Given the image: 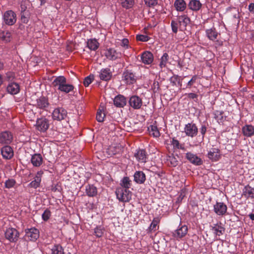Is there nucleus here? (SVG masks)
<instances>
[{
    "mask_svg": "<svg viewBox=\"0 0 254 254\" xmlns=\"http://www.w3.org/2000/svg\"><path fill=\"white\" fill-rule=\"evenodd\" d=\"M116 193L118 199L123 202H128L131 199V192L127 189L118 188L116 190Z\"/></svg>",
    "mask_w": 254,
    "mask_h": 254,
    "instance_id": "f257e3e1",
    "label": "nucleus"
},
{
    "mask_svg": "<svg viewBox=\"0 0 254 254\" xmlns=\"http://www.w3.org/2000/svg\"><path fill=\"white\" fill-rule=\"evenodd\" d=\"M19 233L18 231L13 228L9 227L5 231V237L10 242L15 243L18 240Z\"/></svg>",
    "mask_w": 254,
    "mask_h": 254,
    "instance_id": "f03ea898",
    "label": "nucleus"
},
{
    "mask_svg": "<svg viewBox=\"0 0 254 254\" xmlns=\"http://www.w3.org/2000/svg\"><path fill=\"white\" fill-rule=\"evenodd\" d=\"M49 121L45 118L38 119L35 125L36 128L40 132H46L49 127Z\"/></svg>",
    "mask_w": 254,
    "mask_h": 254,
    "instance_id": "7ed1b4c3",
    "label": "nucleus"
},
{
    "mask_svg": "<svg viewBox=\"0 0 254 254\" xmlns=\"http://www.w3.org/2000/svg\"><path fill=\"white\" fill-rule=\"evenodd\" d=\"M3 18L4 23L8 25H13L16 21V14L12 10H7L4 13Z\"/></svg>",
    "mask_w": 254,
    "mask_h": 254,
    "instance_id": "20e7f679",
    "label": "nucleus"
},
{
    "mask_svg": "<svg viewBox=\"0 0 254 254\" xmlns=\"http://www.w3.org/2000/svg\"><path fill=\"white\" fill-rule=\"evenodd\" d=\"M67 116L66 111L62 107L56 108L53 112L52 118L54 120L61 121Z\"/></svg>",
    "mask_w": 254,
    "mask_h": 254,
    "instance_id": "39448f33",
    "label": "nucleus"
},
{
    "mask_svg": "<svg viewBox=\"0 0 254 254\" xmlns=\"http://www.w3.org/2000/svg\"><path fill=\"white\" fill-rule=\"evenodd\" d=\"M39 237V230L35 228L25 230V238L27 240L36 241Z\"/></svg>",
    "mask_w": 254,
    "mask_h": 254,
    "instance_id": "423d86ee",
    "label": "nucleus"
},
{
    "mask_svg": "<svg viewBox=\"0 0 254 254\" xmlns=\"http://www.w3.org/2000/svg\"><path fill=\"white\" fill-rule=\"evenodd\" d=\"M184 130L186 134L191 137L195 136L198 132L197 127L193 123H188L186 125Z\"/></svg>",
    "mask_w": 254,
    "mask_h": 254,
    "instance_id": "0eeeda50",
    "label": "nucleus"
},
{
    "mask_svg": "<svg viewBox=\"0 0 254 254\" xmlns=\"http://www.w3.org/2000/svg\"><path fill=\"white\" fill-rule=\"evenodd\" d=\"M49 105L48 98L44 96H41L37 99L35 102L33 104V106L37 108L43 110H46Z\"/></svg>",
    "mask_w": 254,
    "mask_h": 254,
    "instance_id": "6e6552de",
    "label": "nucleus"
},
{
    "mask_svg": "<svg viewBox=\"0 0 254 254\" xmlns=\"http://www.w3.org/2000/svg\"><path fill=\"white\" fill-rule=\"evenodd\" d=\"M106 58L109 60L115 61L120 58L121 54L118 52L115 49L110 48L107 49L104 53Z\"/></svg>",
    "mask_w": 254,
    "mask_h": 254,
    "instance_id": "1a4fd4ad",
    "label": "nucleus"
},
{
    "mask_svg": "<svg viewBox=\"0 0 254 254\" xmlns=\"http://www.w3.org/2000/svg\"><path fill=\"white\" fill-rule=\"evenodd\" d=\"M129 106L135 110L139 109L142 105V99L138 96H131L129 100Z\"/></svg>",
    "mask_w": 254,
    "mask_h": 254,
    "instance_id": "9d476101",
    "label": "nucleus"
},
{
    "mask_svg": "<svg viewBox=\"0 0 254 254\" xmlns=\"http://www.w3.org/2000/svg\"><path fill=\"white\" fill-rule=\"evenodd\" d=\"M188 231V227L184 225L179 227V228L174 231L173 236L177 240H179L184 237L187 235Z\"/></svg>",
    "mask_w": 254,
    "mask_h": 254,
    "instance_id": "9b49d317",
    "label": "nucleus"
},
{
    "mask_svg": "<svg viewBox=\"0 0 254 254\" xmlns=\"http://www.w3.org/2000/svg\"><path fill=\"white\" fill-rule=\"evenodd\" d=\"M134 157L140 163H145L148 158L146 151L144 149L136 150L134 153Z\"/></svg>",
    "mask_w": 254,
    "mask_h": 254,
    "instance_id": "f8f14e48",
    "label": "nucleus"
},
{
    "mask_svg": "<svg viewBox=\"0 0 254 254\" xmlns=\"http://www.w3.org/2000/svg\"><path fill=\"white\" fill-rule=\"evenodd\" d=\"M177 20L179 23V29L181 31L185 30L187 26L190 23V19L187 15H182L178 16Z\"/></svg>",
    "mask_w": 254,
    "mask_h": 254,
    "instance_id": "ddd939ff",
    "label": "nucleus"
},
{
    "mask_svg": "<svg viewBox=\"0 0 254 254\" xmlns=\"http://www.w3.org/2000/svg\"><path fill=\"white\" fill-rule=\"evenodd\" d=\"M227 210V205L223 202H217L214 205V211L218 215H224L226 214Z\"/></svg>",
    "mask_w": 254,
    "mask_h": 254,
    "instance_id": "4468645a",
    "label": "nucleus"
},
{
    "mask_svg": "<svg viewBox=\"0 0 254 254\" xmlns=\"http://www.w3.org/2000/svg\"><path fill=\"white\" fill-rule=\"evenodd\" d=\"M186 158L192 164L195 165H200L202 164V160L196 155L191 152H188L186 155Z\"/></svg>",
    "mask_w": 254,
    "mask_h": 254,
    "instance_id": "2eb2a0df",
    "label": "nucleus"
},
{
    "mask_svg": "<svg viewBox=\"0 0 254 254\" xmlns=\"http://www.w3.org/2000/svg\"><path fill=\"white\" fill-rule=\"evenodd\" d=\"M124 79L127 84H133L136 81L134 74L130 70H127L123 73Z\"/></svg>",
    "mask_w": 254,
    "mask_h": 254,
    "instance_id": "dca6fc26",
    "label": "nucleus"
},
{
    "mask_svg": "<svg viewBox=\"0 0 254 254\" xmlns=\"http://www.w3.org/2000/svg\"><path fill=\"white\" fill-rule=\"evenodd\" d=\"M12 135L8 131H4L0 134V143L2 144H9L12 140Z\"/></svg>",
    "mask_w": 254,
    "mask_h": 254,
    "instance_id": "f3484780",
    "label": "nucleus"
},
{
    "mask_svg": "<svg viewBox=\"0 0 254 254\" xmlns=\"http://www.w3.org/2000/svg\"><path fill=\"white\" fill-rule=\"evenodd\" d=\"M114 104L118 108H123L127 104L126 98L122 95H118L114 99Z\"/></svg>",
    "mask_w": 254,
    "mask_h": 254,
    "instance_id": "a211bd4d",
    "label": "nucleus"
},
{
    "mask_svg": "<svg viewBox=\"0 0 254 254\" xmlns=\"http://www.w3.org/2000/svg\"><path fill=\"white\" fill-rule=\"evenodd\" d=\"M43 172L39 171L37 173L36 176L34 178V180L32 181L29 185L28 186L30 188L37 189L40 187L41 182L42 175Z\"/></svg>",
    "mask_w": 254,
    "mask_h": 254,
    "instance_id": "6ab92c4d",
    "label": "nucleus"
},
{
    "mask_svg": "<svg viewBox=\"0 0 254 254\" xmlns=\"http://www.w3.org/2000/svg\"><path fill=\"white\" fill-rule=\"evenodd\" d=\"M6 91L11 95H16L20 91L19 85L16 82L9 83L6 87Z\"/></svg>",
    "mask_w": 254,
    "mask_h": 254,
    "instance_id": "aec40b11",
    "label": "nucleus"
},
{
    "mask_svg": "<svg viewBox=\"0 0 254 254\" xmlns=\"http://www.w3.org/2000/svg\"><path fill=\"white\" fill-rule=\"evenodd\" d=\"M134 181L138 184H143L146 180V175L140 171H136L133 175Z\"/></svg>",
    "mask_w": 254,
    "mask_h": 254,
    "instance_id": "412c9836",
    "label": "nucleus"
},
{
    "mask_svg": "<svg viewBox=\"0 0 254 254\" xmlns=\"http://www.w3.org/2000/svg\"><path fill=\"white\" fill-rule=\"evenodd\" d=\"M141 60L143 64H149L153 61V56L151 52L145 51L141 55Z\"/></svg>",
    "mask_w": 254,
    "mask_h": 254,
    "instance_id": "4be33fe9",
    "label": "nucleus"
},
{
    "mask_svg": "<svg viewBox=\"0 0 254 254\" xmlns=\"http://www.w3.org/2000/svg\"><path fill=\"white\" fill-rule=\"evenodd\" d=\"M1 153L2 157L6 159H9L13 156L12 148L8 145H6L1 149Z\"/></svg>",
    "mask_w": 254,
    "mask_h": 254,
    "instance_id": "5701e85b",
    "label": "nucleus"
},
{
    "mask_svg": "<svg viewBox=\"0 0 254 254\" xmlns=\"http://www.w3.org/2000/svg\"><path fill=\"white\" fill-rule=\"evenodd\" d=\"M212 230L216 236H220L224 233L225 228L222 226L221 223H219L213 224L212 226Z\"/></svg>",
    "mask_w": 254,
    "mask_h": 254,
    "instance_id": "b1692460",
    "label": "nucleus"
},
{
    "mask_svg": "<svg viewBox=\"0 0 254 254\" xmlns=\"http://www.w3.org/2000/svg\"><path fill=\"white\" fill-rule=\"evenodd\" d=\"M66 82V79L64 76H59L55 78L52 82V84L54 87H57V89L59 90Z\"/></svg>",
    "mask_w": 254,
    "mask_h": 254,
    "instance_id": "393cba45",
    "label": "nucleus"
},
{
    "mask_svg": "<svg viewBox=\"0 0 254 254\" xmlns=\"http://www.w3.org/2000/svg\"><path fill=\"white\" fill-rule=\"evenodd\" d=\"M100 78L102 80L107 81L111 79L112 73L109 68H103L99 73Z\"/></svg>",
    "mask_w": 254,
    "mask_h": 254,
    "instance_id": "a878e982",
    "label": "nucleus"
},
{
    "mask_svg": "<svg viewBox=\"0 0 254 254\" xmlns=\"http://www.w3.org/2000/svg\"><path fill=\"white\" fill-rule=\"evenodd\" d=\"M31 162L34 167H39L43 163V158L40 154H34L31 158Z\"/></svg>",
    "mask_w": 254,
    "mask_h": 254,
    "instance_id": "bb28decb",
    "label": "nucleus"
},
{
    "mask_svg": "<svg viewBox=\"0 0 254 254\" xmlns=\"http://www.w3.org/2000/svg\"><path fill=\"white\" fill-rule=\"evenodd\" d=\"M242 132L246 137H251L254 135V127L251 125H246L242 127Z\"/></svg>",
    "mask_w": 254,
    "mask_h": 254,
    "instance_id": "cd10ccee",
    "label": "nucleus"
},
{
    "mask_svg": "<svg viewBox=\"0 0 254 254\" xmlns=\"http://www.w3.org/2000/svg\"><path fill=\"white\" fill-rule=\"evenodd\" d=\"M243 195L246 198H254V188L249 185L245 187L243 190Z\"/></svg>",
    "mask_w": 254,
    "mask_h": 254,
    "instance_id": "c85d7f7f",
    "label": "nucleus"
},
{
    "mask_svg": "<svg viewBox=\"0 0 254 254\" xmlns=\"http://www.w3.org/2000/svg\"><path fill=\"white\" fill-rule=\"evenodd\" d=\"M207 156L211 160L216 161L220 158L219 150L217 148H212L208 153Z\"/></svg>",
    "mask_w": 254,
    "mask_h": 254,
    "instance_id": "c756f323",
    "label": "nucleus"
},
{
    "mask_svg": "<svg viewBox=\"0 0 254 254\" xmlns=\"http://www.w3.org/2000/svg\"><path fill=\"white\" fill-rule=\"evenodd\" d=\"M85 192L88 196H95L97 194V188L92 185H88L86 186Z\"/></svg>",
    "mask_w": 254,
    "mask_h": 254,
    "instance_id": "7c9ffc66",
    "label": "nucleus"
},
{
    "mask_svg": "<svg viewBox=\"0 0 254 254\" xmlns=\"http://www.w3.org/2000/svg\"><path fill=\"white\" fill-rule=\"evenodd\" d=\"M87 46L90 50L96 51L99 47V43L96 39H91L87 40Z\"/></svg>",
    "mask_w": 254,
    "mask_h": 254,
    "instance_id": "2f4dec72",
    "label": "nucleus"
},
{
    "mask_svg": "<svg viewBox=\"0 0 254 254\" xmlns=\"http://www.w3.org/2000/svg\"><path fill=\"white\" fill-rule=\"evenodd\" d=\"M148 130L149 132V134L151 135H152L153 137H157L160 135V132L155 124L150 125L148 127Z\"/></svg>",
    "mask_w": 254,
    "mask_h": 254,
    "instance_id": "473e14b6",
    "label": "nucleus"
},
{
    "mask_svg": "<svg viewBox=\"0 0 254 254\" xmlns=\"http://www.w3.org/2000/svg\"><path fill=\"white\" fill-rule=\"evenodd\" d=\"M160 218L159 217H155L152 220L151 224L150 225L148 231L149 233L156 231L159 228L158 224L160 222Z\"/></svg>",
    "mask_w": 254,
    "mask_h": 254,
    "instance_id": "72a5a7b5",
    "label": "nucleus"
},
{
    "mask_svg": "<svg viewBox=\"0 0 254 254\" xmlns=\"http://www.w3.org/2000/svg\"><path fill=\"white\" fill-rule=\"evenodd\" d=\"M183 79L181 76L178 75H174L170 78V81L172 85L176 86L178 85V86L181 87L182 85V81Z\"/></svg>",
    "mask_w": 254,
    "mask_h": 254,
    "instance_id": "f704fd0d",
    "label": "nucleus"
},
{
    "mask_svg": "<svg viewBox=\"0 0 254 254\" xmlns=\"http://www.w3.org/2000/svg\"><path fill=\"white\" fill-rule=\"evenodd\" d=\"M201 5V3L197 0H191L189 3V8L193 11L199 10Z\"/></svg>",
    "mask_w": 254,
    "mask_h": 254,
    "instance_id": "c9c22d12",
    "label": "nucleus"
},
{
    "mask_svg": "<svg viewBox=\"0 0 254 254\" xmlns=\"http://www.w3.org/2000/svg\"><path fill=\"white\" fill-rule=\"evenodd\" d=\"M207 37L212 41L216 40L218 36V33L214 28H212L206 30Z\"/></svg>",
    "mask_w": 254,
    "mask_h": 254,
    "instance_id": "e433bc0d",
    "label": "nucleus"
},
{
    "mask_svg": "<svg viewBox=\"0 0 254 254\" xmlns=\"http://www.w3.org/2000/svg\"><path fill=\"white\" fill-rule=\"evenodd\" d=\"M174 6L177 10L183 11L186 8V3L184 0H176L174 3Z\"/></svg>",
    "mask_w": 254,
    "mask_h": 254,
    "instance_id": "4c0bfd02",
    "label": "nucleus"
},
{
    "mask_svg": "<svg viewBox=\"0 0 254 254\" xmlns=\"http://www.w3.org/2000/svg\"><path fill=\"white\" fill-rule=\"evenodd\" d=\"M131 181L128 177H124L121 181L120 185L122 188L128 189L131 186Z\"/></svg>",
    "mask_w": 254,
    "mask_h": 254,
    "instance_id": "58836bf2",
    "label": "nucleus"
},
{
    "mask_svg": "<svg viewBox=\"0 0 254 254\" xmlns=\"http://www.w3.org/2000/svg\"><path fill=\"white\" fill-rule=\"evenodd\" d=\"M0 38L5 42H9L11 40V34L9 31H2L0 33Z\"/></svg>",
    "mask_w": 254,
    "mask_h": 254,
    "instance_id": "ea45409f",
    "label": "nucleus"
},
{
    "mask_svg": "<svg viewBox=\"0 0 254 254\" xmlns=\"http://www.w3.org/2000/svg\"><path fill=\"white\" fill-rule=\"evenodd\" d=\"M121 148L119 146H110L107 149V152L109 155H114L119 153Z\"/></svg>",
    "mask_w": 254,
    "mask_h": 254,
    "instance_id": "a19ab883",
    "label": "nucleus"
},
{
    "mask_svg": "<svg viewBox=\"0 0 254 254\" xmlns=\"http://www.w3.org/2000/svg\"><path fill=\"white\" fill-rule=\"evenodd\" d=\"M74 89V86L70 84H67L66 82L60 88L59 90L61 92L68 93L70 91H73Z\"/></svg>",
    "mask_w": 254,
    "mask_h": 254,
    "instance_id": "79ce46f5",
    "label": "nucleus"
},
{
    "mask_svg": "<svg viewBox=\"0 0 254 254\" xmlns=\"http://www.w3.org/2000/svg\"><path fill=\"white\" fill-rule=\"evenodd\" d=\"M52 254H64V249L60 245H55L51 249Z\"/></svg>",
    "mask_w": 254,
    "mask_h": 254,
    "instance_id": "37998d69",
    "label": "nucleus"
},
{
    "mask_svg": "<svg viewBox=\"0 0 254 254\" xmlns=\"http://www.w3.org/2000/svg\"><path fill=\"white\" fill-rule=\"evenodd\" d=\"M169 60V55L167 53H164L163 56L160 59V62L159 64L160 67L162 68L166 66L168 61Z\"/></svg>",
    "mask_w": 254,
    "mask_h": 254,
    "instance_id": "c03bdc74",
    "label": "nucleus"
},
{
    "mask_svg": "<svg viewBox=\"0 0 254 254\" xmlns=\"http://www.w3.org/2000/svg\"><path fill=\"white\" fill-rule=\"evenodd\" d=\"M122 6L128 9L132 7L134 4V0H120Z\"/></svg>",
    "mask_w": 254,
    "mask_h": 254,
    "instance_id": "a18cd8bd",
    "label": "nucleus"
},
{
    "mask_svg": "<svg viewBox=\"0 0 254 254\" xmlns=\"http://www.w3.org/2000/svg\"><path fill=\"white\" fill-rule=\"evenodd\" d=\"M167 160L168 164L172 167H176L178 164L177 158L173 155L168 156Z\"/></svg>",
    "mask_w": 254,
    "mask_h": 254,
    "instance_id": "49530a36",
    "label": "nucleus"
},
{
    "mask_svg": "<svg viewBox=\"0 0 254 254\" xmlns=\"http://www.w3.org/2000/svg\"><path fill=\"white\" fill-rule=\"evenodd\" d=\"M30 1L28 0H22L20 4L21 13H26L27 6L29 5Z\"/></svg>",
    "mask_w": 254,
    "mask_h": 254,
    "instance_id": "de8ad7c7",
    "label": "nucleus"
},
{
    "mask_svg": "<svg viewBox=\"0 0 254 254\" xmlns=\"http://www.w3.org/2000/svg\"><path fill=\"white\" fill-rule=\"evenodd\" d=\"M171 26L172 31L174 33L176 34L178 31V28H179V23L178 22V21L172 20L171 23Z\"/></svg>",
    "mask_w": 254,
    "mask_h": 254,
    "instance_id": "09e8293b",
    "label": "nucleus"
},
{
    "mask_svg": "<svg viewBox=\"0 0 254 254\" xmlns=\"http://www.w3.org/2000/svg\"><path fill=\"white\" fill-rule=\"evenodd\" d=\"M16 184V182L14 179H8L5 181L4 186L6 188L10 189L13 188Z\"/></svg>",
    "mask_w": 254,
    "mask_h": 254,
    "instance_id": "8fccbe9b",
    "label": "nucleus"
},
{
    "mask_svg": "<svg viewBox=\"0 0 254 254\" xmlns=\"http://www.w3.org/2000/svg\"><path fill=\"white\" fill-rule=\"evenodd\" d=\"M145 5L149 7H153L158 3V0H144Z\"/></svg>",
    "mask_w": 254,
    "mask_h": 254,
    "instance_id": "3c124183",
    "label": "nucleus"
},
{
    "mask_svg": "<svg viewBox=\"0 0 254 254\" xmlns=\"http://www.w3.org/2000/svg\"><path fill=\"white\" fill-rule=\"evenodd\" d=\"M105 117L104 113L102 112L101 110L98 111L96 115V119L99 122H103Z\"/></svg>",
    "mask_w": 254,
    "mask_h": 254,
    "instance_id": "603ef678",
    "label": "nucleus"
},
{
    "mask_svg": "<svg viewBox=\"0 0 254 254\" xmlns=\"http://www.w3.org/2000/svg\"><path fill=\"white\" fill-rule=\"evenodd\" d=\"M94 79L93 75H90L85 78L83 81V84L85 86H88L92 82Z\"/></svg>",
    "mask_w": 254,
    "mask_h": 254,
    "instance_id": "864d4df0",
    "label": "nucleus"
},
{
    "mask_svg": "<svg viewBox=\"0 0 254 254\" xmlns=\"http://www.w3.org/2000/svg\"><path fill=\"white\" fill-rule=\"evenodd\" d=\"M94 233L97 237H101L104 233V230L101 227H97L94 230Z\"/></svg>",
    "mask_w": 254,
    "mask_h": 254,
    "instance_id": "5fc2aeb1",
    "label": "nucleus"
},
{
    "mask_svg": "<svg viewBox=\"0 0 254 254\" xmlns=\"http://www.w3.org/2000/svg\"><path fill=\"white\" fill-rule=\"evenodd\" d=\"M136 39L137 41L147 42L149 40L150 38L147 35H137L136 36Z\"/></svg>",
    "mask_w": 254,
    "mask_h": 254,
    "instance_id": "6e6d98bb",
    "label": "nucleus"
},
{
    "mask_svg": "<svg viewBox=\"0 0 254 254\" xmlns=\"http://www.w3.org/2000/svg\"><path fill=\"white\" fill-rule=\"evenodd\" d=\"M51 216V212L48 209H46L44 211L42 214V218L44 221H47Z\"/></svg>",
    "mask_w": 254,
    "mask_h": 254,
    "instance_id": "4d7b16f0",
    "label": "nucleus"
},
{
    "mask_svg": "<svg viewBox=\"0 0 254 254\" xmlns=\"http://www.w3.org/2000/svg\"><path fill=\"white\" fill-rule=\"evenodd\" d=\"M197 78V75H193L191 79L188 82L187 87L190 88L192 85L195 82Z\"/></svg>",
    "mask_w": 254,
    "mask_h": 254,
    "instance_id": "13d9d810",
    "label": "nucleus"
},
{
    "mask_svg": "<svg viewBox=\"0 0 254 254\" xmlns=\"http://www.w3.org/2000/svg\"><path fill=\"white\" fill-rule=\"evenodd\" d=\"M15 75L13 72H8L6 73L5 79L8 81L12 80L14 78Z\"/></svg>",
    "mask_w": 254,
    "mask_h": 254,
    "instance_id": "bf43d9fd",
    "label": "nucleus"
},
{
    "mask_svg": "<svg viewBox=\"0 0 254 254\" xmlns=\"http://www.w3.org/2000/svg\"><path fill=\"white\" fill-rule=\"evenodd\" d=\"M222 112H217L218 114H215L216 116V118L217 119L218 121H220L221 122L226 120V117H224L222 116Z\"/></svg>",
    "mask_w": 254,
    "mask_h": 254,
    "instance_id": "052dcab7",
    "label": "nucleus"
},
{
    "mask_svg": "<svg viewBox=\"0 0 254 254\" xmlns=\"http://www.w3.org/2000/svg\"><path fill=\"white\" fill-rule=\"evenodd\" d=\"M172 144L173 145L174 147H176L178 149L182 148L181 146L180 145L179 141L177 139L173 138L172 141Z\"/></svg>",
    "mask_w": 254,
    "mask_h": 254,
    "instance_id": "680f3d73",
    "label": "nucleus"
},
{
    "mask_svg": "<svg viewBox=\"0 0 254 254\" xmlns=\"http://www.w3.org/2000/svg\"><path fill=\"white\" fill-rule=\"evenodd\" d=\"M207 130V127L205 126V125H202L201 128H200V133L202 135V138L204 137V136Z\"/></svg>",
    "mask_w": 254,
    "mask_h": 254,
    "instance_id": "e2e57ef3",
    "label": "nucleus"
},
{
    "mask_svg": "<svg viewBox=\"0 0 254 254\" xmlns=\"http://www.w3.org/2000/svg\"><path fill=\"white\" fill-rule=\"evenodd\" d=\"M26 13H21V19L23 23H27L28 21V18L25 16Z\"/></svg>",
    "mask_w": 254,
    "mask_h": 254,
    "instance_id": "0e129e2a",
    "label": "nucleus"
},
{
    "mask_svg": "<svg viewBox=\"0 0 254 254\" xmlns=\"http://www.w3.org/2000/svg\"><path fill=\"white\" fill-rule=\"evenodd\" d=\"M248 9L254 15V3H251L249 5Z\"/></svg>",
    "mask_w": 254,
    "mask_h": 254,
    "instance_id": "69168bd1",
    "label": "nucleus"
},
{
    "mask_svg": "<svg viewBox=\"0 0 254 254\" xmlns=\"http://www.w3.org/2000/svg\"><path fill=\"white\" fill-rule=\"evenodd\" d=\"M128 44V40L127 39H123L122 41L121 46L123 47H127Z\"/></svg>",
    "mask_w": 254,
    "mask_h": 254,
    "instance_id": "338daca9",
    "label": "nucleus"
},
{
    "mask_svg": "<svg viewBox=\"0 0 254 254\" xmlns=\"http://www.w3.org/2000/svg\"><path fill=\"white\" fill-rule=\"evenodd\" d=\"M188 96L189 98L193 99H196L197 98V95L196 94L193 93H189L188 95Z\"/></svg>",
    "mask_w": 254,
    "mask_h": 254,
    "instance_id": "774afa93",
    "label": "nucleus"
}]
</instances>
